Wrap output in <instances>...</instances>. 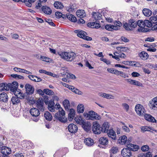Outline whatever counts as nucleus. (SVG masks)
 Returning a JSON list of instances; mask_svg holds the SVG:
<instances>
[{
	"label": "nucleus",
	"mask_w": 157,
	"mask_h": 157,
	"mask_svg": "<svg viewBox=\"0 0 157 157\" xmlns=\"http://www.w3.org/2000/svg\"><path fill=\"white\" fill-rule=\"evenodd\" d=\"M135 110L137 114L141 117H144V118H154L151 115L146 113L144 107L140 104L136 105Z\"/></svg>",
	"instance_id": "1"
},
{
	"label": "nucleus",
	"mask_w": 157,
	"mask_h": 157,
	"mask_svg": "<svg viewBox=\"0 0 157 157\" xmlns=\"http://www.w3.org/2000/svg\"><path fill=\"white\" fill-rule=\"evenodd\" d=\"M61 58L67 61H72L76 56V55L74 52H64L59 54Z\"/></svg>",
	"instance_id": "2"
},
{
	"label": "nucleus",
	"mask_w": 157,
	"mask_h": 157,
	"mask_svg": "<svg viewBox=\"0 0 157 157\" xmlns=\"http://www.w3.org/2000/svg\"><path fill=\"white\" fill-rule=\"evenodd\" d=\"M82 119L74 118L77 124L82 125L84 129L86 132H88L90 130V124L88 122H85Z\"/></svg>",
	"instance_id": "3"
},
{
	"label": "nucleus",
	"mask_w": 157,
	"mask_h": 157,
	"mask_svg": "<svg viewBox=\"0 0 157 157\" xmlns=\"http://www.w3.org/2000/svg\"><path fill=\"white\" fill-rule=\"evenodd\" d=\"M101 127L97 122H94L92 126L93 132L95 134H100L102 132Z\"/></svg>",
	"instance_id": "4"
},
{
	"label": "nucleus",
	"mask_w": 157,
	"mask_h": 157,
	"mask_svg": "<svg viewBox=\"0 0 157 157\" xmlns=\"http://www.w3.org/2000/svg\"><path fill=\"white\" fill-rule=\"evenodd\" d=\"M98 114L92 110H90L88 113L85 112L83 114V116L86 118H98Z\"/></svg>",
	"instance_id": "5"
},
{
	"label": "nucleus",
	"mask_w": 157,
	"mask_h": 157,
	"mask_svg": "<svg viewBox=\"0 0 157 157\" xmlns=\"http://www.w3.org/2000/svg\"><path fill=\"white\" fill-rule=\"evenodd\" d=\"M26 94L28 96L33 94L34 91V88L30 84H26L25 86Z\"/></svg>",
	"instance_id": "6"
},
{
	"label": "nucleus",
	"mask_w": 157,
	"mask_h": 157,
	"mask_svg": "<svg viewBox=\"0 0 157 157\" xmlns=\"http://www.w3.org/2000/svg\"><path fill=\"white\" fill-rule=\"evenodd\" d=\"M121 154L123 157H130L132 153L131 150L127 147L123 149L121 151Z\"/></svg>",
	"instance_id": "7"
},
{
	"label": "nucleus",
	"mask_w": 157,
	"mask_h": 157,
	"mask_svg": "<svg viewBox=\"0 0 157 157\" xmlns=\"http://www.w3.org/2000/svg\"><path fill=\"white\" fill-rule=\"evenodd\" d=\"M0 148L1 153L3 154V155H8L11 153V150L8 147L2 146Z\"/></svg>",
	"instance_id": "8"
},
{
	"label": "nucleus",
	"mask_w": 157,
	"mask_h": 157,
	"mask_svg": "<svg viewBox=\"0 0 157 157\" xmlns=\"http://www.w3.org/2000/svg\"><path fill=\"white\" fill-rule=\"evenodd\" d=\"M68 129L71 133H75L77 132L78 127L76 125L73 124H71L68 125Z\"/></svg>",
	"instance_id": "9"
},
{
	"label": "nucleus",
	"mask_w": 157,
	"mask_h": 157,
	"mask_svg": "<svg viewBox=\"0 0 157 157\" xmlns=\"http://www.w3.org/2000/svg\"><path fill=\"white\" fill-rule=\"evenodd\" d=\"M8 86L9 87V89L12 92H14L17 89L18 87V83L17 82H13L12 83H8Z\"/></svg>",
	"instance_id": "10"
},
{
	"label": "nucleus",
	"mask_w": 157,
	"mask_h": 157,
	"mask_svg": "<svg viewBox=\"0 0 157 157\" xmlns=\"http://www.w3.org/2000/svg\"><path fill=\"white\" fill-rule=\"evenodd\" d=\"M23 145V147L27 148L28 149H30L34 147L33 144L30 141L26 140L25 141Z\"/></svg>",
	"instance_id": "11"
},
{
	"label": "nucleus",
	"mask_w": 157,
	"mask_h": 157,
	"mask_svg": "<svg viewBox=\"0 0 157 157\" xmlns=\"http://www.w3.org/2000/svg\"><path fill=\"white\" fill-rule=\"evenodd\" d=\"M30 114L33 117H37L40 114V111L37 109L33 108L30 111Z\"/></svg>",
	"instance_id": "12"
},
{
	"label": "nucleus",
	"mask_w": 157,
	"mask_h": 157,
	"mask_svg": "<svg viewBox=\"0 0 157 157\" xmlns=\"http://www.w3.org/2000/svg\"><path fill=\"white\" fill-rule=\"evenodd\" d=\"M110 124L108 122H105L102 124L101 127L102 132L105 133L108 132L109 130Z\"/></svg>",
	"instance_id": "13"
},
{
	"label": "nucleus",
	"mask_w": 157,
	"mask_h": 157,
	"mask_svg": "<svg viewBox=\"0 0 157 157\" xmlns=\"http://www.w3.org/2000/svg\"><path fill=\"white\" fill-rule=\"evenodd\" d=\"M36 107L41 111H44V102L42 100L40 99L36 101Z\"/></svg>",
	"instance_id": "14"
},
{
	"label": "nucleus",
	"mask_w": 157,
	"mask_h": 157,
	"mask_svg": "<svg viewBox=\"0 0 157 157\" xmlns=\"http://www.w3.org/2000/svg\"><path fill=\"white\" fill-rule=\"evenodd\" d=\"M75 32L77 33L78 36L83 39L85 35H87V33L85 31L81 30H77L75 31Z\"/></svg>",
	"instance_id": "15"
},
{
	"label": "nucleus",
	"mask_w": 157,
	"mask_h": 157,
	"mask_svg": "<svg viewBox=\"0 0 157 157\" xmlns=\"http://www.w3.org/2000/svg\"><path fill=\"white\" fill-rule=\"evenodd\" d=\"M125 80L129 82L131 84L134 85L140 86H142V84L138 81L132 80L131 79H125Z\"/></svg>",
	"instance_id": "16"
},
{
	"label": "nucleus",
	"mask_w": 157,
	"mask_h": 157,
	"mask_svg": "<svg viewBox=\"0 0 157 157\" xmlns=\"http://www.w3.org/2000/svg\"><path fill=\"white\" fill-rule=\"evenodd\" d=\"M108 136L111 138L113 140L116 139V136L115 132L113 129H110L108 132H106Z\"/></svg>",
	"instance_id": "17"
},
{
	"label": "nucleus",
	"mask_w": 157,
	"mask_h": 157,
	"mask_svg": "<svg viewBox=\"0 0 157 157\" xmlns=\"http://www.w3.org/2000/svg\"><path fill=\"white\" fill-rule=\"evenodd\" d=\"M8 96L5 93H2L0 94V101L6 102L8 100Z\"/></svg>",
	"instance_id": "18"
},
{
	"label": "nucleus",
	"mask_w": 157,
	"mask_h": 157,
	"mask_svg": "<svg viewBox=\"0 0 157 157\" xmlns=\"http://www.w3.org/2000/svg\"><path fill=\"white\" fill-rule=\"evenodd\" d=\"M84 142L85 144L88 146H91L94 143V140L90 138H87L84 140Z\"/></svg>",
	"instance_id": "19"
},
{
	"label": "nucleus",
	"mask_w": 157,
	"mask_h": 157,
	"mask_svg": "<svg viewBox=\"0 0 157 157\" xmlns=\"http://www.w3.org/2000/svg\"><path fill=\"white\" fill-rule=\"evenodd\" d=\"M47 105H48V109L50 111L52 112L54 111V105L55 103L53 100H50Z\"/></svg>",
	"instance_id": "20"
},
{
	"label": "nucleus",
	"mask_w": 157,
	"mask_h": 157,
	"mask_svg": "<svg viewBox=\"0 0 157 157\" xmlns=\"http://www.w3.org/2000/svg\"><path fill=\"white\" fill-rule=\"evenodd\" d=\"M127 147L129 148L131 151H136L139 149V146L136 145H134L131 144H127Z\"/></svg>",
	"instance_id": "21"
},
{
	"label": "nucleus",
	"mask_w": 157,
	"mask_h": 157,
	"mask_svg": "<svg viewBox=\"0 0 157 157\" xmlns=\"http://www.w3.org/2000/svg\"><path fill=\"white\" fill-rule=\"evenodd\" d=\"M77 16L80 18H82L86 16V13L83 10H78L76 12Z\"/></svg>",
	"instance_id": "22"
},
{
	"label": "nucleus",
	"mask_w": 157,
	"mask_h": 157,
	"mask_svg": "<svg viewBox=\"0 0 157 157\" xmlns=\"http://www.w3.org/2000/svg\"><path fill=\"white\" fill-rule=\"evenodd\" d=\"M41 9L42 11L45 14L49 15L52 13L51 9L47 6H43Z\"/></svg>",
	"instance_id": "23"
},
{
	"label": "nucleus",
	"mask_w": 157,
	"mask_h": 157,
	"mask_svg": "<svg viewBox=\"0 0 157 157\" xmlns=\"http://www.w3.org/2000/svg\"><path fill=\"white\" fill-rule=\"evenodd\" d=\"M11 101L13 105H18L20 102V99L17 96L13 97L11 98Z\"/></svg>",
	"instance_id": "24"
},
{
	"label": "nucleus",
	"mask_w": 157,
	"mask_h": 157,
	"mask_svg": "<svg viewBox=\"0 0 157 157\" xmlns=\"http://www.w3.org/2000/svg\"><path fill=\"white\" fill-rule=\"evenodd\" d=\"M139 56L142 59L144 60L147 59L149 56L147 53L144 51L141 52L140 53Z\"/></svg>",
	"instance_id": "25"
},
{
	"label": "nucleus",
	"mask_w": 157,
	"mask_h": 157,
	"mask_svg": "<svg viewBox=\"0 0 157 157\" xmlns=\"http://www.w3.org/2000/svg\"><path fill=\"white\" fill-rule=\"evenodd\" d=\"M99 143L103 145H105L108 144V140L107 138L105 137H101L99 140Z\"/></svg>",
	"instance_id": "26"
},
{
	"label": "nucleus",
	"mask_w": 157,
	"mask_h": 157,
	"mask_svg": "<svg viewBox=\"0 0 157 157\" xmlns=\"http://www.w3.org/2000/svg\"><path fill=\"white\" fill-rule=\"evenodd\" d=\"M6 90H9V87L8 86V84L6 83H0V91Z\"/></svg>",
	"instance_id": "27"
},
{
	"label": "nucleus",
	"mask_w": 157,
	"mask_h": 157,
	"mask_svg": "<svg viewBox=\"0 0 157 157\" xmlns=\"http://www.w3.org/2000/svg\"><path fill=\"white\" fill-rule=\"evenodd\" d=\"M127 137L125 136H123L119 137L118 142L119 143L121 144H125L127 141Z\"/></svg>",
	"instance_id": "28"
},
{
	"label": "nucleus",
	"mask_w": 157,
	"mask_h": 157,
	"mask_svg": "<svg viewBox=\"0 0 157 157\" xmlns=\"http://www.w3.org/2000/svg\"><path fill=\"white\" fill-rule=\"evenodd\" d=\"M92 17L95 20H100L101 18V15L98 12H93L92 14Z\"/></svg>",
	"instance_id": "29"
},
{
	"label": "nucleus",
	"mask_w": 157,
	"mask_h": 157,
	"mask_svg": "<svg viewBox=\"0 0 157 157\" xmlns=\"http://www.w3.org/2000/svg\"><path fill=\"white\" fill-rule=\"evenodd\" d=\"M99 95L107 99H114V97L110 94H106L104 93H99Z\"/></svg>",
	"instance_id": "30"
},
{
	"label": "nucleus",
	"mask_w": 157,
	"mask_h": 157,
	"mask_svg": "<svg viewBox=\"0 0 157 157\" xmlns=\"http://www.w3.org/2000/svg\"><path fill=\"white\" fill-rule=\"evenodd\" d=\"M143 13L144 15L147 17H149L152 13V12L149 9L147 8L143 9Z\"/></svg>",
	"instance_id": "31"
},
{
	"label": "nucleus",
	"mask_w": 157,
	"mask_h": 157,
	"mask_svg": "<svg viewBox=\"0 0 157 157\" xmlns=\"http://www.w3.org/2000/svg\"><path fill=\"white\" fill-rule=\"evenodd\" d=\"M63 104L66 110H68L70 106L69 101L67 99L65 100L63 102Z\"/></svg>",
	"instance_id": "32"
},
{
	"label": "nucleus",
	"mask_w": 157,
	"mask_h": 157,
	"mask_svg": "<svg viewBox=\"0 0 157 157\" xmlns=\"http://www.w3.org/2000/svg\"><path fill=\"white\" fill-rule=\"evenodd\" d=\"M151 102V106L152 109H157V100L154 98Z\"/></svg>",
	"instance_id": "33"
},
{
	"label": "nucleus",
	"mask_w": 157,
	"mask_h": 157,
	"mask_svg": "<svg viewBox=\"0 0 157 157\" xmlns=\"http://www.w3.org/2000/svg\"><path fill=\"white\" fill-rule=\"evenodd\" d=\"M77 111L78 113H82L84 110V107L83 104H79L77 107Z\"/></svg>",
	"instance_id": "34"
},
{
	"label": "nucleus",
	"mask_w": 157,
	"mask_h": 157,
	"mask_svg": "<svg viewBox=\"0 0 157 157\" xmlns=\"http://www.w3.org/2000/svg\"><path fill=\"white\" fill-rule=\"evenodd\" d=\"M67 18L71 21L75 22L77 21V19L76 17L71 14H67Z\"/></svg>",
	"instance_id": "35"
},
{
	"label": "nucleus",
	"mask_w": 157,
	"mask_h": 157,
	"mask_svg": "<svg viewBox=\"0 0 157 157\" xmlns=\"http://www.w3.org/2000/svg\"><path fill=\"white\" fill-rule=\"evenodd\" d=\"M54 6L55 8L57 9H62L63 7L61 3L59 2H56L54 4Z\"/></svg>",
	"instance_id": "36"
},
{
	"label": "nucleus",
	"mask_w": 157,
	"mask_h": 157,
	"mask_svg": "<svg viewBox=\"0 0 157 157\" xmlns=\"http://www.w3.org/2000/svg\"><path fill=\"white\" fill-rule=\"evenodd\" d=\"M123 27L127 31H131L132 29L131 26L130 25V23H125L123 25Z\"/></svg>",
	"instance_id": "37"
},
{
	"label": "nucleus",
	"mask_w": 157,
	"mask_h": 157,
	"mask_svg": "<svg viewBox=\"0 0 157 157\" xmlns=\"http://www.w3.org/2000/svg\"><path fill=\"white\" fill-rule=\"evenodd\" d=\"M129 23H130L132 29L135 28L137 25V21L134 19H130L129 20Z\"/></svg>",
	"instance_id": "38"
},
{
	"label": "nucleus",
	"mask_w": 157,
	"mask_h": 157,
	"mask_svg": "<svg viewBox=\"0 0 157 157\" xmlns=\"http://www.w3.org/2000/svg\"><path fill=\"white\" fill-rule=\"evenodd\" d=\"M144 23L143 27L146 26L148 27H151L152 26V23H151L150 20H145L144 21Z\"/></svg>",
	"instance_id": "39"
},
{
	"label": "nucleus",
	"mask_w": 157,
	"mask_h": 157,
	"mask_svg": "<svg viewBox=\"0 0 157 157\" xmlns=\"http://www.w3.org/2000/svg\"><path fill=\"white\" fill-rule=\"evenodd\" d=\"M75 114V112L74 109H71L69 111L68 116L69 118L74 117Z\"/></svg>",
	"instance_id": "40"
},
{
	"label": "nucleus",
	"mask_w": 157,
	"mask_h": 157,
	"mask_svg": "<svg viewBox=\"0 0 157 157\" xmlns=\"http://www.w3.org/2000/svg\"><path fill=\"white\" fill-rule=\"evenodd\" d=\"M108 113L105 111H103L101 113L100 115H98V118H106L109 117Z\"/></svg>",
	"instance_id": "41"
},
{
	"label": "nucleus",
	"mask_w": 157,
	"mask_h": 157,
	"mask_svg": "<svg viewBox=\"0 0 157 157\" xmlns=\"http://www.w3.org/2000/svg\"><path fill=\"white\" fill-rule=\"evenodd\" d=\"M77 8V7H76L75 4H73L72 6H70L67 8V11L69 12L72 11L74 10Z\"/></svg>",
	"instance_id": "42"
},
{
	"label": "nucleus",
	"mask_w": 157,
	"mask_h": 157,
	"mask_svg": "<svg viewBox=\"0 0 157 157\" xmlns=\"http://www.w3.org/2000/svg\"><path fill=\"white\" fill-rule=\"evenodd\" d=\"M11 76L14 78L18 79H24V77L23 76L17 74H12L11 75Z\"/></svg>",
	"instance_id": "43"
},
{
	"label": "nucleus",
	"mask_w": 157,
	"mask_h": 157,
	"mask_svg": "<svg viewBox=\"0 0 157 157\" xmlns=\"http://www.w3.org/2000/svg\"><path fill=\"white\" fill-rule=\"evenodd\" d=\"M118 151V149L117 147H112L110 150V153L115 154Z\"/></svg>",
	"instance_id": "44"
},
{
	"label": "nucleus",
	"mask_w": 157,
	"mask_h": 157,
	"mask_svg": "<svg viewBox=\"0 0 157 157\" xmlns=\"http://www.w3.org/2000/svg\"><path fill=\"white\" fill-rule=\"evenodd\" d=\"M149 20L151 21V23L152 24L156 23L157 22V18L156 17H155V16L151 17L149 19Z\"/></svg>",
	"instance_id": "45"
},
{
	"label": "nucleus",
	"mask_w": 157,
	"mask_h": 157,
	"mask_svg": "<svg viewBox=\"0 0 157 157\" xmlns=\"http://www.w3.org/2000/svg\"><path fill=\"white\" fill-rule=\"evenodd\" d=\"M44 91L45 94L49 95H52L54 93L52 90L48 89H44Z\"/></svg>",
	"instance_id": "46"
},
{
	"label": "nucleus",
	"mask_w": 157,
	"mask_h": 157,
	"mask_svg": "<svg viewBox=\"0 0 157 157\" xmlns=\"http://www.w3.org/2000/svg\"><path fill=\"white\" fill-rule=\"evenodd\" d=\"M36 0H28V1H27L25 3L26 6L28 7H30L31 6L32 3H34Z\"/></svg>",
	"instance_id": "47"
},
{
	"label": "nucleus",
	"mask_w": 157,
	"mask_h": 157,
	"mask_svg": "<svg viewBox=\"0 0 157 157\" xmlns=\"http://www.w3.org/2000/svg\"><path fill=\"white\" fill-rule=\"evenodd\" d=\"M149 147L147 145H143L141 147V150L143 151H147L149 150Z\"/></svg>",
	"instance_id": "48"
},
{
	"label": "nucleus",
	"mask_w": 157,
	"mask_h": 157,
	"mask_svg": "<svg viewBox=\"0 0 157 157\" xmlns=\"http://www.w3.org/2000/svg\"><path fill=\"white\" fill-rule=\"evenodd\" d=\"M45 20V22L48 23L50 25H51L52 26H55V25L53 22H52L51 20H50L47 18H46Z\"/></svg>",
	"instance_id": "49"
},
{
	"label": "nucleus",
	"mask_w": 157,
	"mask_h": 157,
	"mask_svg": "<svg viewBox=\"0 0 157 157\" xmlns=\"http://www.w3.org/2000/svg\"><path fill=\"white\" fill-rule=\"evenodd\" d=\"M44 116L45 118H52V114L48 111L45 112Z\"/></svg>",
	"instance_id": "50"
},
{
	"label": "nucleus",
	"mask_w": 157,
	"mask_h": 157,
	"mask_svg": "<svg viewBox=\"0 0 157 157\" xmlns=\"http://www.w3.org/2000/svg\"><path fill=\"white\" fill-rule=\"evenodd\" d=\"M116 53L117 54H118V55H117V56L119 57L124 58L125 57H126L125 55L123 53L121 52H120L119 53H118L117 52H116Z\"/></svg>",
	"instance_id": "51"
},
{
	"label": "nucleus",
	"mask_w": 157,
	"mask_h": 157,
	"mask_svg": "<svg viewBox=\"0 0 157 157\" xmlns=\"http://www.w3.org/2000/svg\"><path fill=\"white\" fill-rule=\"evenodd\" d=\"M40 59L43 61L48 62H49V60L50 59L49 58L43 56H41Z\"/></svg>",
	"instance_id": "52"
},
{
	"label": "nucleus",
	"mask_w": 157,
	"mask_h": 157,
	"mask_svg": "<svg viewBox=\"0 0 157 157\" xmlns=\"http://www.w3.org/2000/svg\"><path fill=\"white\" fill-rule=\"evenodd\" d=\"M57 120L56 121H59L63 123H66L67 121V118H56Z\"/></svg>",
	"instance_id": "53"
},
{
	"label": "nucleus",
	"mask_w": 157,
	"mask_h": 157,
	"mask_svg": "<svg viewBox=\"0 0 157 157\" xmlns=\"http://www.w3.org/2000/svg\"><path fill=\"white\" fill-rule=\"evenodd\" d=\"M95 22H92L90 23H89L87 24V26L90 27L92 28H94L95 25Z\"/></svg>",
	"instance_id": "54"
},
{
	"label": "nucleus",
	"mask_w": 157,
	"mask_h": 157,
	"mask_svg": "<svg viewBox=\"0 0 157 157\" xmlns=\"http://www.w3.org/2000/svg\"><path fill=\"white\" fill-rule=\"evenodd\" d=\"M20 94L21 95L20 96L19 98H18L19 99H22L25 97H26V99H27L29 97V96H28L27 94H26V93L24 94L21 93Z\"/></svg>",
	"instance_id": "55"
},
{
	"label": "nucleus",
	"mask_w": 157,
	"mask_h": 157,
	"mask_svg": "<svg viewBox=\"0 0 157 157\" xmlns=\"http://www.w3.org/2000/svg\"><path fill=\"white\" fill-rule=\"evenodd\" d=\"M144 21L143 20H139L137 22L136 24H137V25L139 26V27H143L144 24Z\"/></svg>",
	"instance_id": "56"
},
{
	"label": "nucleus",
	"mask_w": 157,
	"mask_h": 157,
	"mask_svg": "<svg viewBox=\"0 0 157 157\" xmlns=\"http://www.w3.org/2000/svg\"><path fill=\"white\" fill-rule=\"evenodd\" d=\"M73 92L78 95H82V93L81 91L76 88H75L74 91H73Z\"/></svg>",
	"instance_id": "57"
},
{
	"label": "nucleus",
	"mask_w": 157,
	"mask_h": 157,
	"mask_svg": "<svg viewBox=\"0 0 157 157\" xmlns=\"http://www.w3.org/2000/svg\"><path fill=\"white\" fill-rule=\"evenodd\" d=\"M105 28L108 31H112V25H106L105 26Z\"/></svg>",
	"instance_id": "58"
},
{
	"label": "nucleus",
	"mask_w": 157,
	"mask_h": 157,
	"mask_svg": "<svg viewBox=\"0 0 157 157\" xmlns=\"http://www.w3.org/2000/svg\"><path fill=\"white\" fill-rule=\"evenodd\" d=\"M28 77L31 80L35 82L36 81V76L33 75H29L28 76Z\"/></svg>",
	"instance_id": "59"
},
{
	"label": "nucleus",
	"mask_w": 157,
	"mask_h": 157,
	"mask_svg": "<svg viewBox=\"0 0 157 157\" xmlns=\"http://www.w3.org/2000/svg\"><path fill=\"white\" fill-rule=\"evenodd\" d=\"M59 114L62 116L64 115L65 114V111L63 110L62 108H60L59 110Z\"/></svg>",
	"instance_id": "60"
},
{
	"label": "nucleus",
	"mask_w": 157,
	"mask_h": 157,
	"mask_svg": "<svg viewBox=\"0 0 157 157\" xmlns=\"http://www.w3.org/2000/svg\"><path fill=\"white\" fill-rule=\"evenodd\" d=\"M141 130L142 131H143L144 132L145 131H150V130H149L148 129V127L146 126H143L141 127Z\"/></svg>",
	"instance_id": "61"
},
{
	"label": "nucleus",
	"mask_w": 157,
	"mask_h": 157,
	"mask_svg": "<svg viewBox=\"0 0 157 157\" xmlns=\"http://www.w3.org/2000/svg\"><path fill=\"white\" fill-rule=\"evenodd\" d=\"M14 92V94L15 95V96H17L18 94H20L21 92V90L17 88L16 90L14 91V92Z\"/></svg>",
	"instance_id": "62"
},
{
	"label": "nucleus",
	"mask_w": 157,
	"mask_h": 157,
	"mask_svg": "<svg viewBox=\"0 0 157 157\" xmlns=\"http://www.w3.org/2000/svg\"><path fill=\"white\" fill-rule=\"evenodd\" d=\"M147 121L151 123H156V120L155 118H145Z\"/></svg>",
	"instance_id": "63"
},
{
	"label": "nucleus",
	"mask_w": 157,
	"mask_h": 157,
	"mask_svg": "<svg viewBox=\"0 0 157 157\" xmlns=\"http://www.w3.org/2000/svg\"><path fill=\"white\" fill-rule=\"evenodd\" d=\"M114 25H116L117 26H118V28L119 27H121L122 26L121 23L119 21H114Z\"/></svg>",
	"instance_id": "64"
}]
</instances>
